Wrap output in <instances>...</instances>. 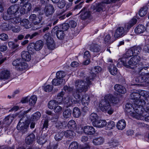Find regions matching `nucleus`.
<instances>
[{
    "label": "nucleus",
    "instance_id": "1",
    "mask_svg": "<svg viewBox=\"0 0 149 149\" xmlns=\"http://www.w3.org/2000/svg\"><path fill=\"white\" fill-rule=\"evenodd\" d=\"M88 84L85 83L81 80L78 79L76 81L75 86L76 89L72 92V95L76 100H71L72 102L76 103H78L81 100L82 92H86L88 90Z\"/></svg>",
    "mask_w": 149,
    "mask_h": 149
},
{
    "label": "nucleus",
    "instance_id": "2",
    "mask_svg": "<svg viewBox=\"0 0 149 149\" xmlns=\"http://www.w3.org/2000/svg\"><path fill=\"white\" fill-rule=\"evenodd\" d=\"M138 101H136L132 104L127 103L125 105V109L127 112L132 117L139 119L140 116H144V109L143 107L138 104Z\"/></svg>",
    "mask_w": 149,
    "mask_h": 149
},
{
    "label": "nucleus",
    "instance_id": "3",
    "mask_svg": "<svg viewBox=\"0 0 149 149\" xmlns=\"http://www.w3.org/2000/svg\"><path fill=\"white\" fill-rule=\"evenodd\" d=\"M137 20L135 18H133L125 24V28L122 27L118 28L115 32L114 38H116L123 36L127 34L129 29L135 24Z\"/></svg>",
    "mask_w": 149,
    "mask_h": 149
},
{
    "label": "nucleus",
    "instance_id": "4",
    "mask_svg": "<svg viewBox=\"0 0 149 149\" xmlns=\"http://www.w3.org/2000/svg\"><path fill=\"white\" fill-rule=\"evenodd\" d=\"M111 96L106 95L100 101L99 104V107L101 109L103 112H107L109 114H111L113 112V109H112L109 102L111 98Z\"/></svg>",
    "mask_w": 149,
    "mask_h": 149
},
{
    "label": "nucleus",
    "instance_id": "5",
    "mask_svg": "<svg viewBox=\"0 0 149 149\" xmlns=\"http://www.w3.org/2000/svg\"><path fill=\"white\" fill-rule=\"evenodd\" d=\"M26 116H23L20 119L17 127L18 130L23 134L27 132L29 124L26 120Z\"/></svg>",
    "mask_w": 149,
    "mask_h": 149
},
{
    "label": "nucleus",
    "instance_id": "6",
    "mask_svg": "<svg viewBox=\"0 0 149 149\" xmlns=\"http://www.w3.org/2000/svg\"><path fill=\"white\" fill-rule=\"evenodd\" d=\"M29 18L30 20L34 24V26L32 28V29L36 30L40 28V26L39 24L42 20V16L39 15L38 17L35 14H33L29 16Z\"/></svg>",
    "mask_w": 149,
    "mask_h": 149
},
{
    "label": "nucleus",
    "instance_id": "7",
    "mask_svg": "<svg viewBox=\"0 0 149 149\" xmlns=\"http://www.w3.org/2000/svg\"><path fill=\"white\" fill-rule=\"evenodd\" d=\"M132 51V48H130L127 51L125 54H123V57L121 59V62L123 65L126 67L130 69H132L133 68L128 65L127 63H126L127 59L133 56H134Z\"/></svg>",
    "mask_w": 149,
    "mask_h": 149
},
{
    "label": "nucleus",
    "instance_id": "8",
    "mask_svg": "<svg viewBox=\"0 0 149 149\" xmlns=\"http://www.w3.org/2000/svg\"><path fill=\"white\" fill-rule=\"evenodd\" d=\"M12 65L15 66L16 69L20 71L27 69L28 67L27 64L23 62L21 58H17L14 60Z\"/></svg>",
    "mask_w": 149,
    "mask_h": 149
},
{
    "label": "nucleus",
    "instance_id": "9",
    "mask_svg": "<svg viewBox=\"0 0 149 149\" xmlns=\"http://www.w3.org/2000/svg\"><path fill=\"white\" fill-rule=\"evenodd\" d=\"M44 39L46 42V44L47 47L49 49H53L54 47V44L53 39L50 36L49 33H47L44 36Z\"/></svg>",
    "mask_w": 149,
    "mask_h": 149
},
{
    "label": "nucleus",
    "instance_id": "10",
    "mask_svg": "<svg viewBox=\"0 0 149 149\" xmlns=\"http://www.w3.org/2000/svg\"><path fill=\"white\" fill-rule=\"evenodd\" d=\"M19 8L18 5L15 4L9 7L7 10L8 13L11 15H17L19 14Z\"/></svg>",
    "mask_w": 149,
    "mask_h": 149
},
{
    "label": "nucleus",
    "instance_id": "11",
    "mask_svg": "<svg viewBox=\"0 0 149 149\" xmlns=\"http://www.w3.org/2000/svg\"><path fill=\"white\" fill-rule=\"evenodd\" d=\"M139 65L140 68V71L144 70L145 71L143 74L145 76L146 75L149 79V63H147L145 61H143Z\"/></svg>",
    "mask_w": 149,
    "mask_h": 149
},
{
    "label": "nucleus",
    "instance_id": "12",
    "mask_svg": "<svg viewBox=\"0 0 149 149\" xmlns=\"http://www.w3.org/2000/svg\"><path fill=\"white\" fill-rule=\"evenodd\" d=\"M54 9L53 6L51 4H49L46 6L44 8L45 15L47 17L52 15L54 12Z\"/></svg>",
    "mask_w": 149,
    "mask_h": 149
},
{
    "label": "nucleus",
    "instance_id": "13",
    "mask_svg": "<svg viewBox=\"0 0 149 149\" xmlns=\"http://www.w3.org/2000/svg\"><path fill=\"white\" fill-rule=\"evenodd\" d=\"M141 59V58L139 56H134L128 61L127 64L130 66L135 65L139 63Z\"/></svg>",
    "mask_w": 149,
    "mask_h": 149
},
{
    "label": "nucleus",
    "instance_id": "14",
    "mask_svg": "<svg viewBox=\"0 0 149 149\" xmlns=\"http://www.w3.org/2000/svg\"><path fill=\"white\" fill-rule=\"evenodd\" d=\"M135 81L137 83L146 82L149 84V79L148 78L146 75L145 76L143 73L141 74L139 76L135 79Z\"/></svg>",
    "mask_w": 149,
    "mask_h": 149
},
{
    "label": "nucleus",
    "instance_id": "15",
    "mask_svg": "<svg viewBox=\"0 0 149 149\" xmlns=\"http://www.w3.org/2000/svg\"><path fill=\"white\" fill-rule=\"evenodd\" d=\"M81 13L80 15L81 19L84 20L89 17L91 15V12L90 11H87V8L84 7L82 9L80 12Z\"/></svg>",
    "mask_w": 149,
    "mask_h": 149
},
{
    "label": "nucleus",
    "instance_id": "16",
    "mask_svg": "<svg viewBox=\"0 0 149 149\" xmlns=\"http://www.w3.org/2000/svg\"><path fill=\"white\" fill-rule=\"evenodd\" d=\"M83 131L84 133L88 135H92L95 132V130L94 127L91 126H86L83 128Z\"/></svg>",
    "mask_w": 149,
    "mask_h": 149
},
{
    "label": "nucleus",
    "instance_id": "17",
    "mask_svg": "<svg viewBox=\"0 0 149 149\" xmlns=\"http://www.w3.org/2000/svg\"><path fill=\"white\" fill-rule=\"evenodd\" d=\"M115 90L119 93L124 94L126 92L125 88L119 84H116L114 86Z\"/></svg>",
    "mask_w": 149,
    "mask_h": 149
},
{
    "label": "nucleus",
    "instance_id": "18",
    "mask_svg": "<svg viewBox=\"0 0 149 149\" xmlns=\"http://www.w3.org/2000/svg\"><path fill=\"white\" fill-rule=\"evenodd\" d=\"M35 136L33 134H30L25 139V142L26 144L30 145L32 144L35 141Z\"/></svg>",
    "mask_w": 149,
    "mask_h": 149
},
{
    "label": "nucleus",
    "instance_id": "19",
    "mask_svg": "<svg viewBox=\"0 0 149 149\" xmlns=\"http://www.w3.org/2000/svg\"><path fill=\"white\" fill-rule=\"evenodd\" d=\"M107 124V123L105 120H97L95 122L93 123V126L98 127H102Z\"/></svg>",
    "mask_w": 149,
    "mask_h": 149
},
{
    "label": "nucleus",
    "instance_id": "20",
    "mask_svg": "<svg viewBox=\"0 0 149 149\" xmlns=\"http://www.w3.org/2000/svg\"><path fill=\"white\" fill-rule=\"evenodd\" d=\"M21 57L23 59L26 61H30L31 58V56L29 52L27 51H23L21 54Z\"/></svg>",
    "mask_w": 149,
    "mask_h": 149
},
{
    "label": "nucleus",
    "instance_id": "21",
    "mask_svg": "<svg viewBox=\"0 0 149 149\" xmlns=\"http://www.w3.org/2000/svg\"><path fill=\"white\" fill-rule=\"evenodd\" d=\"M89 49L94 52H98L100 51V46L97 44H92L90 45Z\"/></svg>",
    "mask_w": 149,
    "mask_h": 149
},
{
    "label": "nucleus",
    "instance_id": "22",
    "mask_svg": "<svg viewBox=\"0 0 149 149\" xmlns=\"http://www.w3.org/2000/svg\"><path fill=\"white\" fill-rule=\"evenodd\" d=\"M90 75L87 77L86 79V81H83L85 83H87L88 84V88L89 85L91 84V82L93 79L94 77L95 76L96 74L93 73H92L91 72L90 73Z\"/></svg>",
    "mask_w": 149,
    "mask_h": 149
},
{
    "label": "nucleus",
    "instance_id": "23",
    "mask_svg": "<svg viewBox=\"0 0 149 149\" xmlns=\"http://www.w3.org/2000/svg\"><path fill=\"white\" fill-rule=\"evenodd\" d=\"M145 26L142 24H139L135 29V32L137 34L143 33L145 30Z\"/></svg>",
    "mask_w": 149,
    "mask_h": 149
},
{
    "label": "nucleus",
    "instance_id": "24",
    "mask_svg": "<svg viewBox=\"0 0 149 149\" xmlns=\"http://www.w3.org/2000/svg\"><path fill=\"white\" fill-rule=\"evenodd\" d=\"M126 125V122L125 120H121L118 122L116 127L118 130H122L125 128Z\"/></svg>",
    "mask_w": 149,
    "mask_h": 149
},
{
    "label": "nucleus",
    "instance_id": "25",
    "mask_svg": "<svg viewBox=\"0 0 149 149\" xmlns=\"http://www.w3.org/2000/svg\"><path fill=\"white\" fill-rule=\"evenodd\" d=\"M34 49L36 51H38L42 49L43 45V42L41 40H39L36 42L35 44H33Z\"/></svg>",
    "mask_w": 149,
    "mask_h": 149
},
{
    "label": "nucleus",
    "instance_id": "26",
    "mask_svg": "<svg viewBox=\"0 0 149 149\" xmlns=\"http://www.w3.org/2000/svg\"><path fill=\"white\" fill-rule=\"evenodd\" d=\"M65 12L64 11H63L61 13H60L58 14H54L52 18V21L55 20L56 19H60L61 20L65 18V15H61Z\"/></svg>",
    "mask_w": 149,
    "mask_h": 149
},
{
    "label": "nucleus",
    "instance_id": "27",
    "mask_svg": "<svg viewBox=\"0 0 149 149\" xmlns=\"http://www.w3.org/2000/svg\"><path fill=\"white\" fill-rule=\"evenodd\" d=\"M108 69L110 73L112 75H116L117 73V69L114 65L110 64L108 67Z\"/></svg>",
    "mask_w": 149,
    "mask_h": 149
},
{
    "label": "nucleus",
    "instance_id": "28",
    "mask_svg": "<svg viewBox=\"0 0 149 149\" xmlns=\"http://www.w3.org/2000/svg\"><path fill=\"white\" fill-rule=\"evenodd\" d=\"M72 114L74 118H78L79 117L81 114V111L80 109L78 107H74L73 109Z\"/></svg>",
    "mask_w": 149,
    "mask_h": 149
},
{
    "label": "nucleus",
    "instance_id": "29",
    "mask_svg": "<svg viewBox=\"0 0 149 149\" xmlns=\"http://www.w3.org/2000/svg\"><path fill=\"white\" fill-rule=\"evenodd\" d=\"M55 126L58 129H64L67 126V123L65 122H61L59 121L56 122L55 123Z\"/></svg>",
    "mask_w": 149,
    "mask_h": 149
},
{
    "label": "nucleus",
    "instance_id": "30",
    "mask_svg": "<svg viewBox=\"0 0 149 149\" xmlns=\"http://www.w3.org/2000/svg\"><path fill=\"white\" fill-rule=\"evenodd\" d=\"M9 72L7 70L2 71L0 74V79H7L10 77Z\"/></svg>",
    "mask_w": 149,
    "mask_h": 149
},
{
    "label": "nucleus",
    "instance_id": "31",
    "mask_svg": "<svg viewBox=\"0 0 149 149\" xmlns=\"http://www.w3.org/2000/svg\"><path fill=\"white\" fill-rule=\"evenodd\" d=\"M104 142V139L102 137L96 138L93 140V144L96 146H98L102 144Z\"/></svg>",
    "mask_w": 149,
    "mask_h": 149
},
{
    "label": "nucleus",
    "instance_id": "32",
    "mask_svg": "<svg viewBox=\"0 0 149 149\" xmlns=\"http://www.w3.org/2000/svg\"><path fill=\"white\" fill-rule=\"evenodd\" d=\"M65 80L63 79H59L58 78H54L52 80V84L55 86H59Z\"/></svg>",
    "mask_w": 149,
    "mask_h": 149
},
{
    "label": "nucleus",
    "instance_id": "33",
    "mask_svg": "<svg viewBox=\"0 0 149 149\" xmlns=\"http://www.w3.org/2000/svg\"><path fill=\"white\" fill-rule=\"evenodd\" d=\"M141 97V95L139 93L133 92L130 95V99L134 100V103L136 101H138L139 98Z\"/></svg>",
    "mask_w": 149,
    "mask_h": 149
},
{
    "label": "nucleus",
    "instance_id": "34",
    "mask_svg": "<svg viewBox=\"0 0 149 149\" xmlns=\"http://www.w3.org/2000/svg\"><path fill=\"white\" fill-rule=\"evenodd\" d=\"M59 104L58 102H57L55 100H52L48 103V108L51 109H54L56 106V105Z\"/></svg>",
    "mask_w": 149,
    "mask_h": 149
},
{
    "label": "nucleus",
    "instance_id": "35",
    "mask_svg": "<svg viewBox=\"0 0 149 149\" xmlns=\"http://www.w3.org/2000/svg\"><path fill=\"white\" fill-rule=\"evenodd\" d=\"M41 115V113L40 112H36L31 116L30 120L33 121H37L40 118Z\"/></svg>",
    "mask_w": 149,
    "mask_h": 149
},
{
    "label": "nucleus",
    "instance_id": "36",
    "mask_svg": "<svg viewBox=\"0 0 149 149\" xmlns=\"http://www.w3.org/2000/svg\"><path fill=\"white\" fill-rule=\"evenodd\" d=\"M13 120V118L12 116H8L4 119V124H6L8 126L12 122Z\"/></svg>",
    "mask_w": 149,
    "mask_h": 149
},
{
    "label": "nucleus",
    "instance_id": "37",
    "mask_svg": "<svg viewBox=\"0 0 149 149\" xmlns=\"http://www.w3.org/2000/svg\"><path fill=\"white\" fill-rule=\"evenodd\" d=\"M68 128L71 130H73L76 128V124L74 120L70 121L67 124Z\"/></svg>",
    "mask_w": 149,
    "mask_h": 149
},
{
    "label": "nucleus",
    "instance_id": "38",
    "mask_svg": "<svg viewBox=\"0 0 149 149\" xmlns=\"http://www.w3.org/2000/svg\"><path fill=\"white\" fill-rule=\"evenodd\" d=\"M148 8L146 6H144L141 8L139 12V14L141 17L145 16L148 12Z\"/></svg>",
    "mask_w": 149,
    "mask_h": 149
},
{
    "label": "nucleus",
    "instance_id": "39",
    "mask_svg": "<svg viewBox=\"0 0 149 149\" xmlns=\"http://www.w3.org/2000/svg\"><path fill=\"white\" fill-rule=\"evenodd\" d=\"M49 120L47 119H42V124L40 125V128L43 130L44 129L46 130L48 125Z\"/></svg>",
    "mask_w": 149,
    "mask_h": 149
},
{
    "label": "nucleus",
    "instance_id": "40",
    "mask_svg": "<svg viewBox=\"0 0 149 149\" xmlns=\"http://www.w3.org/2000/svg\"><path fill=\"white\" fill-rule=\"evenodd\" d=\"M89 97L88 95H83L81 99L82 104L84 105H88L89 102Z\"/></svg>",
    "mask_w": 149,
    "mask_h": 149
},
{
    "label": "nucleus",
    "instance_id": "41",
    "mask_svg": "<svg viewBox=\"0 0 149 149\" xmlns=\"http://www.w3.org/2000/svg\"><path fill=\"white\" fill-rule=\"evenodd\" d=\"M98 116L96 113H91L89 119L93 123L95 122L98 119Z\"/></svg>",
    "mask_w": 149,
    "mask_h": 149
},
{
    "label": "nucleus",
    "instance_id": "42",
    "mask_svg": "<svg viewBox=\"0 0 149 149\" xmlns=\"http://www.w3.org/2000/svg\"><path fill=\"white\" fill-rule=\"evenodd\" d=\"M72 111L70 109L65 110L63 112V115L65 118H70L71 115Z\"/></svg>",
    "mask_w": 149,
    "mask_h": 149
},
{
    "label": "nucleus",
    "instance_id": "43",
    "mask_svg": "<svg viewBox=\"0 0 149 149\" xmlns=\"http://www.w3.org/2000/svg\"><path fill=\"white\" fill-rule=\"evenodd\" d=\"M118 143L117 141L113 139H111L108 142L109 146L110 148H114L117 146Z\"/></svg>",
    "mask_w": 149,
    "mask_h": 149
},
{
    "label": "nucleus",
    "instance_id": "44",
    "mask_svg": "<svg viewBox=\"0 0 149 149\" xmlns=\"http://www.w3.org/2000/svg\"><path fill=\"white\" fill-rule=\"evenodd\" d=\"M21 24L26 29H29L31 27L30 23L27 19H23L21 21Z\"/></svg>",
    "mask_w": 149,
    "mask_h": 149
},
{
    "label": "nucleus",
    "instance_id": "45",
    "mask_svg": "<svg viewBox=\"0 0 149 149\" xmlns=\"http://www.w3.org/2000/svg\"><path fill=\"white\" fill-rule=\"evenodd\" d=\"M56 34L57 38L60 40H62L65 36V34L63 31L60 30V31H58L56 32Z\"/></svg>",
    "mask_w": 149,
    "mask_h": 149
},
{
    "label": "nucleus",
    "instance_id": "46",
    "mask_svg": "<svg viewBox=\"0 0 149 149\" xmlns=\"http://www.w3.org/2000/svg\"><path fill=\"white\" fill-rule=\"evenodd\" d=\"M131 48L134 56L138 55L141 50V47L139 46H135Z\"/></svg>",
    "mask_w": 149,
    "mask_h": 149
},
{
    "label": "nucleus",
    "instance_id": "47",
    "mask_svg": "<svg viewBox=\"0 0 149 149\" xmlns=\"http://www.w3.org/2000/svg\"><path fill=\"white\" fill-rule=\"evenodd\" d=\"M64 135L66 137L69 138H72L73 137L75 133L73 131V130H68L64 132Z\"/></svg>",
    "mask_w": 149,
    "mask_h": 149
},
{
    "label": "nucleus",
    "instance_id": "48",
    "mask_svg": "<svg viewBox=\"0 0 149 149\" xmlns=\"http://www.w3.org/2000/svg\"><path fill=\"white\" fill-rule=\"evenodd\" d=\"M64 135V132H58L56 134L54 138L56 141H60L62 139Z\"/></svg>",
    "mask_w": 149,
    "mask_h": 149
},
{
    "label": "nucleus",
    "instance_id": "49",
    "mask_svg": "<svg viewBox=\"0 0 149 149\" xmlns=\"http://www.w3.org/2000/svg\"><path fill=\"white\" fill-rule=\"evenodd\" d=\"M37 100V97L36 96L33 95L29 99V104L31 106H33L36 102Z\"/></svg>",
    "mask_w": 149,
    "mask_h": 149
},
{
    "label": "nucleus",
    "instance_id": "50",
    "mask_svg": "<svg viewBox=\"0 0 149 149\" xmlns=\"http://www.w3.org/2000/svg\"><path fill=\"white\" fill-rule=\"evenodd\" d=\"M0 28L2 30L6 31H8L10 29V27L9 24L6 23L2 24L0 26Z\"/></svg>",
    "mask_w": 149,
    "mask_h": 149
},
{
    "label": "nucleus",
    "instance_id": "51",
    "mask_svg": "<svg viewBox=\"0 0 149 149\" xmlns=\"http://www.w3.org/2000/svg\"><path fill=\"white\" fill-rule=\"evenodd\" d=\"M78 143L76 141H74L70 144L68 149H78Z\"/></svg>",
    "mask_w": 149,
    "mask_h": 149
},
{
    "label": "nucleus",
    "instance_id": "52",
    "mask_svg": "<svg viewBox=\"0 0 149 149\" xmlns=\"http://www.w3.org/2000/svg\"><path fill=\"white\" fill-rule=\"evenodd\" d=\"M10 21L13 24H16L21 22V19L19 17H11Z\"/></svg>",
    "mask_w": 149,
    "mask_h": 149
},
{
    "label": "nucleus",
    "instance_id": "53",
    "mask_svg": "<svg viewBox=\"0 0 149 149\" xmlns=\"http://www.w3.org/2000/svg\"><path fill=\"white\" fill-rule=\"evenodd\" d=\"M105 5L103 3H101L98 4L95 8L96 11L99 12L103 10V8L105 7Z\"/></svg>",
    "mask_w": 149,
    "mask_h": 149
},
{
    "label": "nucleus",
    "instance_id": "54",
    "mask_svg": "<svg viewBox=\"0 0 149 149\" xmlns=\"http://www.w3.org/2000/svg\"><path fill=\"white\" fill-rule=\"evenodd\" d=\"M102 70V69L101 67L97 66L94 67L91 70V72L96 74L99 72H100Z\"/></svg>",
    "mask_w": 149,
    "mask_h": 149
},
{
    "label": "nucleus",
    "instance_id": "55",
    "mask_svg": "<svg viewBox=\"0 0 149 149\" xmlns=\"http://www.w3.org/2000/svg\"><path fill=\"white\" fill-rule=\"evenodd\" d=\"M107 95H109L111 96V98L109 100V102H111L112 103L115 104H116L118 102V100L117 97L115 96H113L111 94H107Z\"/></svg>",
    "mask_w": 149,
    "mask_h": 149
},
{
    "label": "nucleus",
    "instance_id": "56",
    "mask_svg": "<svg viewBox=\"0 0 149 149\" xmlns=\"http://www.w3.org/2000/svg\"><path fill=\"white\" fill-rule=\"evenodd\" d=\"M74 88L73 87H71L69 86L65 85L63 87V89L64 91L68 93H70L73 91Z\"/></svg>",
    "mask_w": 149,
    "mask_h": 149
},
{
    "label": "nucleus",
    "instance_id": "57",
    "mask_svg": "<svg viewBox=\"0 0 149 149\" xmlns=\"http://www.w3.org/2000/svg\"><path fill=\"white\" fill-rule=\"evenodd\" d=\"M65 75V73L62 71H58L56 73V77L59 79H62Z\"/></svg>",
    "mask_w": 149,
    "mask_h": 149
},
{
    "label": "nucleus",
    "instance_id": "58",
    "mask_svg": "<svg viewBox=\"0 0 149 149\" xmlns=\"http://www.w3.org/2000/svg\"><path fill=\"white\" fill-rule=\"evenodd\" d=\"M54 109V112L57 114H60L62 113V108L60 106H56Z\"/></svg>",
    "mask_w": 149,
    "mask_h": 149
},
{
    "label": "nucleus",
    "instance_id": "59",
    "mask_svg": "<svg viewBox=\"0 0 149 149\" xmlns=\"http://www.w3.org/2000/svg\"><path fill=\"white\" fill-rule=\"evenodd\" d=\"M10 15H11L8 14L7 12H5L3 13L2 17L4 20H10L11 18V16Z\"/></svg>",
    "mask_w": 149,
    "mask_h": 149
},
{
    "label": "nucleus",
    "instance_id": "60",
    "mask_svg": "<svg viewBox=\"0 0 149 149\" xmlns=\"http://www.w3.org/2000/svg\"><path fill=\"white\" fill-rule=\"evenodd\" d=\"M115 122L113 121L109 122L107 124V128L109 130L113 129L115 127Z\"/></svg>",
    "mask_w": 149,
    "mask_h": 149
},
{
    "label": "nucleus",
    "instance_id": "61",
    "mask_svg": "<svg viewBox=\"0 0 149 149\" xmlns=\"http://www.w3.org/2000/svg\"><path fill=\"white\" fill-rule=\"evenodd\" d=\"M147 104V101L144 98H141L139 100H138V104L141 106L143 107Z\"/></svg>",
    "mask_w": 149,
    "mask_h": 149
},
{
    "label": "nucleus",
    "instance_id": "62",
    "mask_svg": "<svg viewBox=\"0 0 149 149\" xmlns=\"http://www.w3.org/2000/svg\"><path fill=\"white\" fill-rule=\"evenodd\" d=\"M41 10L40 8L39 7H36L34 8L33 10V12L35 13H38L40 15H43L44 13V12Z\"/></svg>",
    "mask_w": 149,
    "mask_h": 149
},
{
    "label": "nucleus",
    "instance_id": "63",
    "mask_svg": "<svg viewBox=\"0 0 149 149\" xmlns=\"http://www.w3.org/2000/svg\"><path fill=\"white\" fill-rule=\"evenodd\" d=\"M10 29L14 32H18L20 30V29L19 26L16 25L15 26H12L10 27Z\"/></svg>",
    "mask_w": 149,
    "mask_h": 149
},
{
    "label": "nucleus",
    "instance_id": "64",
    "mask_svg": "<svg viewBox=\"0 0 149 149\" xmlns=\"http://www.w3.org/2000/svg\"><path fill=\"white\" fill-rule=\"evenodd\" d=\"M53 88L52 85H48L46 86L44 88V90L46 92H49L52 91Z\"/></svg>",
    "mask_w": 149,
    "mask_h": 149
}]
</instances>
